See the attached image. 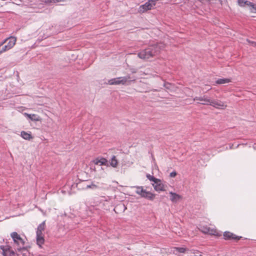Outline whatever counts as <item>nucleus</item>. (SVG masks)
<instances>
[{"mask_svg": "<svg viewBox=\"0 0 256 256\" xmlns=\"http://www.w3.org/2000/svg\"><path fill=\"white\" fill-rule=\"evenodd\" d=\"M86 188H92V189L94 190V189L97 188H98V186L96 184L92 183L91 184L87 185Z\"/></svg>", "mask_w": 256, "mask_h": 256, "instance_id": "obj_23", "label": "nucleus"}, {"mask_svg": "<svg viewBox=\"0 0 256 256\" xmlns=\"http://www.w3.org/2000/svg\"><path fill=\"white\" fill-rule=\"evenodd\" d=\"M16 256H30L28 250L24 246L17 248L16 250Z\"/></svg>", "mask_w": 256, "mask_h": 256, "instance_id": "obj_8", "label": "nucleus"}, {"mask_svg": "<svg viewBox=\"0 0 256 256\" xmlns=\"http://www.w3.org/2000/svg\"><path fill=\"white\" fill-rule=\"evenodd\" d=\"M134 79L132 80L130 76L128 75L110 80L108 81V84L110 85H125L130 84L131 82H134Z\"/></svg>", "mask_w": 256, "mask_h": 256, "instance_id": "obj_2", "label": "nucleus"}, {"mask_svg": "<svg viewBox=\"0 0 256 256\" xmlns=\"http://www.w3.org/2000/svg\"><path fill=\"white\" fill-rule=\"evenodd\" d=\"M146 176L148 179L150 181L154 182L156 180V178H154V176H151L150 174H146Z\"/></svg>", "mask_w": 256, "mask_h": 256, "instance_id": "obj_22", "label": "nucleus"}, {"mask_svg": "<svg viewBox=\"0 0 256 256\" xmlns=\"http://www.w3.org/2000/svg\"><path fill=\"white\" fill-rule=\"evenodd\" d=\"M20 135L22 138L26 140H30L32 138L30 134L24 131L22 132Z\"/></svg>", "mask_w": 256, "mask_h": 256, "instance_id": "obj_19", "label": "nucleus"}, {"mask_svg": "<svg viewBox=\"0 0 256 256\" xmlns=\"http://www.w3.org/2000/svg\"><path fill=\"white\" fill-rule=\"evenodd\" d=\"M154 190L156 192L165 191V185L160 179L157 178L156 181L152 184Z\"/></svg>", "mask_w": 256, "mask_h": 256, "instance_id": "obj_6", "label": "nucleus"}, {"mask_svg": "<svg viewBox=\"0 0 256 256\" xmlns=\"http://www.w3.org/2000/svg\"><path fill=\"white\" fill-rule=\"evenodd\" d=\"M10 236L14 240V244L18 246V247L23 246L24 245V240L16 232H13Z\"/></svg>", "mask_w": 256, "mask_h": 256, "instance_id": "obj_4", "label": "nucleus"}, {"mask_svg": "<svg viewBox=\"0 0 256 256\" xmlns=\"http://www.w3.org/2000/svg\"><path fill=\"white\" fill-rule=\"evenodd\" d=\"M246 41L250 44L253 46H255L256 47V42H250V40H246Z\"/></svg>", "mask_w": 256, "mask_h": 256, "instance_id": "obj_28", "label": "nucleus"}, {"mask_svg": "<svg viewBox=\"0 0 256 256\" xmlns=\"http://www.w3.org/2000/svg\"><path fill=\"white\" fill-rule=\"evenodd\" d=\"M118 160L116 159V156H114L110 162V165L113 168H116L118 166Z\"/></svg>", "mask_w": 256, "mask_h": 256, "instance_id": "obj_20", "label": "nucleus"}, {"mask_svg": "<svg viewBox=\"0 0 256 256\" xmlns=\"http://www.w3.org/2000/svg\"><path fill=\"white\" fill-rule=\"evenodd\" d=\"M110 200V198L108 196V198L106 199V200H105L107 202V201H108Z\"/></svg>", "mask_w": 256, "mask_h": 256, "instance_id": "obj_30", "label": "nucleus"}, {"mask_svg": "<svg viewBox=\"0 0 256 256\" xmlns=\"http://www.w3.org/2000/svg\"><path fill=\"white\" fill-rule=\"evenodd\" d=\"M230 82V79L223 78H219V79L217 80L216 82V83L217 84H228Z\"/></svg>", "mask_w": 256, "mask_h": 256, "instance_id": "obj_18", "label": "nucleus"}, {"mask_svg": "<svg viewBox=\"0 0 256 256\" xmlns=\"http://www.w3.org/2000/svg\"><path fill=\"white\" fill-rule=\"evenodd\" d=\"M176 172L174 171L170 173V178H174L176 176Z\"/></svg>", "mask_w": 256, "mask_h": 256, "instance_id": "obj_27", "label": "nucleus"}, {"mask_svg": "<svg viewBox=\"0 0 256 256\" xmlns=\"http://www.w3.org/2000/svg\"><path fill=\"white\" fill-rule=\"evenodd\" d=\"M1 249L2 250V254L4 256H16V253L10 248H4L2 246Z\"/></svg>", "mask_w": 256, "mask_h": 256, "instance_id": "obj_10", "label": "nucleus"}, {"mask_svg": "<svg viewBox=\"0 0 256 256\" xmlns=\"http://www.w3.org/2000/svg\"><path fill=\"white\" fill-rule=\"evenodd\" d=\"M224 238L226 240L234 239L239 240L238 236H236L234 234L229 232H226L224 234Z\"/></svg>", "mask_w": 256, "mask_h": 256, "instance_id": "obj_15", "label": "nucleus"}, {"mask_svg": "<svg viewBox=\"0 0 256 256\" xmlns=\"http://www.w3.org/2000/svg\"><path fill=\"white\" fill-rule=\"evenodd\" d=\"M176 250L178 252H181V253L184 252L186 250V249L184 248H176Z\"/></svg>", "mask_w": 256, "mask_h": 256, "instance_id": "obj_26", "label": "nucleus"}, {"mask_svg": "<svg viewBox=\"0 0 256 256\" xmlns=\"http://www.w3.org/2000/svg\"><path fill=\"white\" fill-rule=\"evenodd\" d=\"M36 244L40 248H41L44 242V236H36Z\"/></svg>", "mask_w": 256, "mask_h": 256, "instance_id": "obj_17", "label": "nucleus"}, {"mask_svg": "<svg viewBox=\"0 0 256 256\" xmlns=\"http://www.w3.org/2000/svg\"><path fill=\"white\" fill-rule=\"evenodd\" d=\"M194 100L201 101V104L208 105L210 104V98H208V96H196L194 98Z\"/></svg>", "mask_w": 256, "mask_h": 256, "instance_id": "obj_11", "label": "nucleus"}, {"mask_svg": "<svg viewBox=\"0 0 256 256\" xmlns=\"http://www.w3.org/2000/svg\"><path fill=\"white\" fill-rule=\"evenodd\" d=\"M238 3L240 6L246 5L250 6V10L252 12H256V4H252L248 1L244 0H238Z\"/></svg>", "mask_w": 256, "mask_h": 256, "instance_id": "obj_7", "label": "nucleus"}, {"mask_svg": "<svg viewBox=\"0 0 256 256\" xmlns=\"http://www.w3.org/2000/svg\"><path fill=\"white\" fill-rule=\"evenodd\" d=\"M95 164H99L100 166H108V160L104 158H100V159L96 158L93 161Z\"/></svg>", "mask_w": 256, "mask_h": 256, "instance_id": "obj_16", "label": "nucleus"}, {"mask_svg": "<svg viewBox=\"0 0 256 256\" xmlns=\"http://www.w3.org/2000/svg\"><path fill=\"white\" fill-rule=\"evenodd\" d=\"M10 50L8 46L6 44L4 46L2 47V50H0V54H1L2 52H6L8 50Z\"/></svg>", "mask_w": 256, "mask_h": 256, "instance_id": "obj_24", "label": "nucleus"}, {"mask_svg": "<svg viewBox=\"0 0 256 256\" xmlns=\"http://www.w3.org/2000/svg\"><path fill=\"white\" fill-rule=\"evenodd\" d=\"M170 200L172 202H177L179 200L182 199V196L173 192H170Z\"/></svg>", "mask_w": 256, "mask_h": 256, "instance_id": "obj_14", "label": "nucleus"}, {"mask_svg": "<svg viewBox=\"0 0 256 256\" xmlns=\"http://www.w3.org/2000/svg\"><path fill=\"white\" fill-rule=\"evenodd\" d=\"M201 231L204 234H214L212 232H210V228H204L202 227L200 229Z\"/></svg>", "mask_w": 256, "mask_h": 256, "instance_id": "obj_21", "label": "nucleus"}, {"mask_svg": "<svg viewBox=\"0 0 256 256\" xmlns=\"http://www.w3.org/2000/svg\"><path fill=\"white\" fill-rule=\"evenodd\" d=\"M163 48L164 46L162 44L152 46L140 52L138 54V56L144 60L150 58L158 54Z\"/></svg>", "mask_w": 256, "mask_h": 256, "instance_id": "obj_1", "label": "nucleus"}, {"mask_svg": "<svg viewBox=\"0 0 256 256\" xmlns=\"http://www.w3.org/2000/svg\"><path fill=\"white\" fill-rule=\"evenodd\" d=\"M46 228L45 222L40 224L37 228L36 236H44V230Z\"/></svg>", "mask_w": 256, "mask_h": 256, "instance_id": "obj_12", "label": "nucleus"}, {"mask_svg": "<svg viewBox=\"0 0 256 256\" xmlns=\"http://www.w3.org/2000/svg\"><path fill=\"white\" fill-rule=\"evenodd\" d=\"M16 41V37L10 36V38H6L4 42L0 45V46L3 44L4 43H6L7 42H8L6 45L8 46L10 49H11L15 45Z\"/></svg>", "mask_w": 256, "mask_h": 256, "instance_id": "obj_9", "label": "nucleus"}, {"mask_svg": "<svg viewBox=\"0 0 256 256\" xmlns=\"http://www.w3.org/2000/svg\"><path fill=\"white\" fill-rule=\"evenodd\" d=\"M210 232H212V233H214V234H215V232H216L215 230H213L210 228Z\"/></svg>", "mask_w": 256, "mask_h": 256, "instance_id": "obj_29", "label": "nucleus"}, {"mask_svg": "<svg viewBox=\"0 0 256 256\" xmlns=\"http://www.w3.org/2000/svg\"><path fill=\"white\" fill-rule=\"evenodd\" d=\"M136 190V192L141 197L152 200L155 198V194L144 189L142 186H136L134 187Z\"/></svg>", "mask_w": 256, "mask_h": 256, "instance_id": "obj_3", "label": "nucleus"}, {"mask_svg": "<svg viewBox=\"0 0 256 256\" xmlns=\"http://www.w3.org/2000/svg\"><path fill=\"white\" fill-rule=\"evenodd\" d=\"M65 0H45L46 2H64Z\"/></svg>", "mask_w": 256, "mask_h": 256, "instance_id": "obj_25", "label": "nucleus"}, {"mask_svg": "<svg viewBox=\"0 0 256 256\" xmlns=\"http://www.w3.org/2000/svg\"><path fill=\"white\" fill-rule=\"evenodd\" d=\"M209 105L218 109H224L227 106V105L225 102L218 100L210 99Z\"/></svg>", "mask_w": 256, "mask_h": 256, "instance_id": "obj_5", "label": "nucleus"}, {"mask_svg": "<svg viewBox=\"0 0 256 256\" xmlns=\"http://www.w3.org/2000/svg\"><path fill=\"white\" fill-rule=\"evenodd\" d=\"M24 114L32 121L38 122L41 120L40 116L36 114H28L25 112Z\"/></svg>", "mask_w": 256, "mask_h": 256, "instance_id": "obj_13", "label": "nucleus"}]
</instances>
